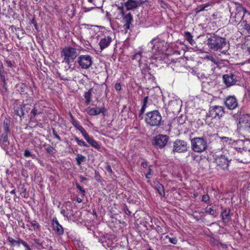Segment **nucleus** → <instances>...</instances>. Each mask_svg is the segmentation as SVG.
I'll return each mask as SVG.
<instances>
[{"mask_svg": "<svg viewBox=\"0 0 250 250\" xmlns=\"http://www.w3.org/2000/svg\"><path fill=\"white\" fill-rule=\"evenodd\" d=\"M26 88H27V86L25 85L22 84L20 87V92L21 94L24 93L25 92Z\"/></svg>", "mask_w": 250, "mask_h": 250, "instance_id": "c03bdc74", "label": "nucleus"}, {"mask_svg": "<svg viewBox=\"0 0 250 250\" xmlns=\"http://www.w3.org/2000/svg\"><path fill=\"white\" fill-rule=\"evenodd\" d=\"M151 166H149L148 168V171L145 174V177L147 179H150L152 177V170L151 169Z\"/></svg>", "mask_w": 250, "mask_h": 250, "instance_id": "e433bc0d", "label": "nucleus"}, {"mask_svg": "<svg viewBox=\"0 0 250 250\" xmlns=\"http://www.w3.org/2000/svg\"><path fill=\"white\" fill-rule=\"evenodd\" d=\"M168 137L167 135H158L154 139V145L159 148H163L167 144Z\"/></svg>", "mask_w": 250, "mask_h": 250, "instance_id": "dca6fc26", "label": "nucleus"}, {"mask_svg": "<svg viewBox=\"0 0 250 250\" xmlns=\"http://www.w3.org/2000/svg\"><path fill=\"white\" fill-rule=\"evenodd\" d=\"M53 150L54 148L52 146L48 147L46 148V150L49 153H52L53 151Z\"/></svg>", "mask_w": 250, "mask_h": 250, "instance_id": "5fc2aeb1", "label": "nucleus"}, {"mask_svg": "<svg viewBox=\"0 0 250 250\" xmlns=\"http://www.w3.org/2000/svg\"><path fill=\"white\" fill-rule=\"evenodd\" d=\"M247 51L249 54H250V46L247 47Z\"/></svg>", "mask_w": 250, "mask_h": 250, "instance_id": "774afa93", "label": "nucleus"}, {"mask_svg": "<svg viewBox=\"0 0 250 250\" xmlns=\"http://www.w3.org/2000/svg\"><path fill=\"white\" fill-rule=\"evenodd\" d=\"M61 55L63 57V62L69 64L74 61L78 56V53L76 48L72 47L64 48L61 53Z\"/></svg>", "mask_w": 250, "mask_h": 250, "instance_id": "6e6552de", "label": "nucleus"}, {"mask_svg": "<svg viewBox=\"0 0 250 250\" xmlns=\"http://www.w3.org/2000/svg\"><path fill=\"white\" fill-rule=\"evenodd\" d=\"M141 167L143 168H146L147 167V164L146 161L145 160H143V161L141 163Z\"/></svg>", "mask_w": 250, "mask_h": 250, "instance_id": "603ef678", "label": "nucleus"}, {"mask_svg": "<svg viewBox=\"0 0 250 250\" xmlns=\"http://www.w3.org/2000/svg\"><path fill=\"white\" fill-rule=\"evenodd\" d=\"M147 99H148V97H146L144 100L143 105H142L141 109L140 110V114H143L146 110V103L147 102Z\"/></svg>", "mask_w": 250, "mask_h": 250, "instance_id": "f704fd0d", "label": "nucleus"}, {"mask_svg": "<svg viewBox=\"0 0 250 250\" xmlns=\"http://www.w3.org/2000/svg\"><path fill=\"white\" fill-rule=\"evenodd\" d=\"M222 140H224L225 141L227 142L229 140L228 137H224L221 138Z\"/></svg>", "mask_w": 250, "mask_h": 250, "instance_id": "052dcab7", "label": "nucleus"}, {"mask_svg": "<svg viewBox=\"0 0 250 250\" xmlns=\"http://www.w3.org/2000/svg\"><path fill=\"white\" fill-rule=\"evenodd\" d=\"M184 37L185 39L191 44L193 45L194 43V41L193 40V36L191 35L190 32L188 31H185L184 32Z\"/></svg>", "mask_w": 250, "mask_h": 250, "instance_id": "c85d7f7f", "label": "nucleus"}, {"mask_svg": "<svg viewBox=\"0 0 250 250\" xmlns=\"http://www.w3.org/2000/svg\"><path fill=\"white\" fill-rule=\"evenodd\" d=\"M76 161L78 166H80L83 162L86 161V157L82 154H78L76 158Z\"/></svg>", "mask_w": 250, "mask_h": 250, "instance_id": "7c9ffc66", "label": "nucleus"}, {"mask_svg": "<svg viewBox=\"0 0 250 250\" xmlns=\"http://www.w3.org/2000/svg\"><path fill=\"white\" fill-rule=\"evenodd\" d=\"M188 143L187 142L177 139L173 143V151L178 153L184 152L187 151Z\"/></svg>", "mask_w": 250, "mask_h": 250, "instance_id": "9d476101", "label": "nucleus"}, {"mask_svg": "<svg viewBox=\"0 0 250 250\" xmlns=\"http://www.w3.org/2000/svg\"><path fill=\"white\" fill-rule=\"evenodd\" d=\"M205 212L212 216H214L216 214V210L211 205H209L205 208Z\"/></svg>", "mask_w": 250, "mask_h": 250, "instance_id": "a878e982", "label": "nucleus"}, {"mask_svg": "<svg viewBox=\"0 0 250 250\" xmlns=\"http://www.w3.org/2000/svg\"><path fill=\"white\" fill-rule=\"evenodd\" d=\"M207 44L211 50L217 51L227 46V42L225 38L213 34L208 38Z\"/></svg>", "mask_w": 250, "mask_h": 250, "instance_id": "f03ea898", "label": "nucleus"}, {"mask_svg": "<svg viewBox=\"0 0 250 250\" xmlns=\"http://www.w3.org/2000/svg\"><path fill=\"white\" fill-rule=\"evenodd\" d=\"M162 117L158 110L147 112L145 115V122L151 126H158L161 124Z\"/></svg>", "mask_w": 250, "mask_h": 250, "instance_id": "7ed1b4c3", "label": "nucleus"}, {"mask_svg": "<svg viewBox=\"0 0 250 250\" xmlns=\"http://www.w3.org/2000/svg\"><path fill=\"white\" fill-rule=\"evenodd\" d=\"M224 108L223 106L219 105L212 106L209 110V116L212 118L218 117L220 118L224 114Z\"/></svg>", "mask_w": 250, "mask_h": 250, "instance_id": "ddd939ff", "label": "nucleus"}, {"mask_svg": "<svg viewBox=\"0 0 250 250\" xmlns=\"http://www.w3.org/2000/svg\"><path fill=\"white\" fill-rule=\"evenodd\" d=\"M156 230L158 233H163V232L162 228L158 226L156 228Z\"/></svg>", "mask_w": 250, "mask_h": 250, "instance_id": "864d4df0", "label": "nucleus"}, {"mask_svg": "<svg viewBox=\"0 0 250 250\" xmlns=\"http://www.w3.org/2000/svg\"><path fill=\"white\" fill-rule=\"evenodd\" d=\"M83 137L84 138L85 140L91 146L93 147L99 149L100 148V146L97 141H96L93 137H90L89 135L87 134L86 131L83 133Z\"/></svg>", "mask_w": 250, "mask_h": 250, "instance_id": "4be33fe9", "label": "nucleus"}, {"mask_svg": "<svg viewBox=\"0 0 250 250\" xmlns=\"http://www.w3.org/2000/svg\"><path fill=\"white\" fill-rule=\"evenodd\" d=\"M7 240L10 243L12 246H17L18 247L20 246L22 241V239L20 238H18L17 240H15L10 236H7Z\"/></svg>", "mask_w": 250, "mask_h": 250, "instance_id": "b1692460", "label": "nucleus"}, {"mask_svg": "<svg viewBox=\"0 0 250 250\" xmlns=\"http://www.w3.org/2000/svg\"><path fill=\"white\" fill-rule=\"evenodd\" d=\"M80 180L81 182H83V181H85L86 180V178L83 176H80Z\"/></svg>", "mask_w": 250, "mask_h": 250, "instance_id": "bf43d9fd", "label": "nucleus"}, {"mask_svg": "<svg viewBox=\"0 0 250 250\" xmlns=\"http://www.w3.org/2000/svg\"><path fill=\"white\" fill-rule=\"evenodd\" d=\"M11 194H15L16 193L15 189H13L10 191Z\"/></svg>", "mask_w": 250, "mask_h": 250, "instance_id": "e2e57ef3", "label": "nucleus"}, {"mask_svg": "<svg viewBox=\"0 0 250 250\" xmlns=\"http://www.w3.org/2000/svg\"><path fill=\"white\" fill-rule=\"evenodd\" d=\"M223 80L227 87L235 85L238 81L237 77L232 73L224 75L223 76Z\"/></svg>", "mask_w": 250, "mask_h": 250, "instance_id": "2eb2a0df", "label": "nucleus"}, {"mask_svg": "<svg viewBox=\"0 0 250 250\" xmlns=\"http://www.w3.org/2000/svg\"><path fill=\"white\" fill-rule=\"evenodd\" d=\"M239 124L241 127L247 129H250V115H243L240 119Z\"/></svg>", "mask_w": 250, "mask_h": 250, "instance_id": "aec40b11", "label": "nucleus"}, {"mask_svg": "<svg viewBox=\"0 0 250 250\" xmlns=\"http://www.w3.org/2000/svg\"><path fill=\"white\" fill-rule=\"evenodd\" d=\"M30 157H31L33 159H37L36 155H35L34 154H33V153L31 154Z\"/></svg>", "mask_w": 250, "mask_h": 250, "instance_id": "680f3d73", "label": "nucleus"}, {"mask_svg": "<svg viewBox=\"0 0 250 250\" xmlns=\"http://www.w3.org/2000/svg\"><path fill=\"white\" fill-rule=\"evenodd\" d=\"M209 6V5L208 3L199 6L197 8L196 13H199L200 12H202V11L206 10V8L208 7Z\"/></svg>", "mask_w": 250, "mask_h": 250, "instance_id": "4c0bfd02", "label": "nucleus"}, {"mask_svg": "<svg viewBox=\"0 0 250 250\" xmlns=\"http://www.w3.org/2000/svg\"><path fill=\"white\" fill-rule=\"evenodd\" d=\"M30 224H31V226L33 227L34 230L38 229L40 227V225L39 224V223L36 220L30 221Z\"/></svg>", "mask_w": 250, "mask_h": 250, "instance_id": "c9c22d12", "label": "nucleus"}, {"mask_svg": "<svg viewBox=\"0 0 250 250\" xmlns=\"http://www.w3.org/2000/svg\"><path fill=\"white\" fill-rule=\"evenodd\" d=\"M206 58L208 61H210L211 62H212L214 64H218V61L216 59H215L212 55L207 56Z\"/></svg>", "mask_w": 250, "mask_h": 250, "instance_id": "58836bf2", "label": "nucleus"}, {"mask_svg": "<svg viewBox=\"0 0 250 250\" xmlns=\"http://www.w3.org/2000/svg\"><path fill=\"white\" fill-rule=\"evenodd\" d=\"M236 10L237 13L236 14L234 17L231 18L232 23L234 25L237 24L239 23V21L238 20L241 21L243 19L244 16L247 12L246 8H244L241 5L237 6L236 8Z\"/></svg>", "mask_w": 250, "mask_h": 250, "instance_id": "4468645a", "label": "nucleus"}, {"mask_svg": "<svg viewBox=\"0 0 250 250\" xmlns=\"http://www.w3.org/2000/svg\"><path fill=\"white\" fill-rule=\"evenodd\" d=\"M9 126L10 121L7 119H5L1 129V131L2 132V133L0 136V144L3 149H7V146L9 144L8 140V134L9 133Z\"/></svg>", "mask_w": 250, "mask_h": 250, "instance_id": "423d86ee", "label": "nucleus"}, {"mask_svg": "<svg viewBox=\"0 0 250 250\" xmlns=\"http://www.w3.org/2000/svg\"><path fill=\"white\" fill-rule=\"evenodd\" d=\"M230 161L231 159L225 155L216 156L214 159V162L216 164V168L218 171L228 170Z\"/></svg>", "mask_w": 250, "mask_h": 250, "instance_id": "0eeeda50", "label": "nucleus"}, {"mask_svg": "<svg viewBox=\"0 0 250 250\" xmlns=\"http://www.w3.org/2000/svg\"><path fill=\"white\" fill-rule=\"evenodd\" d=\"M32 153L28 149H25L24 153V156L25 157H30Z\"/></svg>", "mask_w": 250, "mask_h": 250, "instance_id": "de8ad7c7", "label": "nucleus"}, {"mask_svg": "<svg viewBox=\"0 0 250 250\" xmlns=\"http://www.w3.org/2000/svg\"><path fill=\"white\" fill-rule=\"evenodd\" d=\"M40 113H41V112L38 110V109L37 108V106H35L31 111L32 116L33 117H35L37 114Z\"/></svg>", "mask_w": 250, "mask_h": 250, "instance_id": "ea45409f", "label": "nucleus"}, {"mask_svg": "<svg viewBox=\"0 0 250 250\" xmlns=\"http://www.w3.org/2000/svg\"><path fill=\"white\" fill-rule=\"evenodd\" d=\"M124 5L127 10H131L137 8L140 3L137 0H127L124 2Z\"/></svg>", "mask_w": 250, "mask_h": 250, "instance_id": "412c9836", "label": "nucleus"}, {"mask_svg": "<svg viewBox=\"0 0 250 250\" xmlns=\"http://www.w3.org/2000/svg\"><path fill=\"white\" fill-rule=\"evenodd\" d=\"M147 47L151 49V51L149 49L144 50L140 48L139 51H135L132 56V59L138 62L139 66L142 70L147 68L148 60H150L151 63H154L157 60H161V57L157 55L163 54L167 48V44L164 40L156 38L148 43Z\"/></svg>", "mask_w": 250, "mask_h": 250, "instance_id": "f257e3e1", "label": "nucleus"}, {"mask_svg": "<svg viewBox=\"0 0 250 250\" xmlns=\"http://www.w3.org/2000/svg\"><path fill=\"white\" fill-rule=\"evenodd\" d=\"M77 201L78 203H81L82 202V200L80 198H77Z\"/></svg>", "mask_w": 250, "mask_h": 250, "instance_id": "0e129e2a", "label": "nucleus"}, {"mask_svg": "<svg viewBox=\"0 0 250 250\" xmlns=\"http://www.w3.org/2000/svg\"><path fill=\"white\" fill-rule=\"evenodd\" d=\"M53 135L54 137L57 140H58L59 141H61L60 137L57 134V132L55 131L54 129H53Z\"/></svg>", "mask_w": 250, "mask_h": 250, "instance_id": "49530a36", "label": "nucleus"}, {"mask_svg": "<svg viewBox=\"0 0 250 250\" xmlns=\"http://www.w3.org/2000/svg\"><path fill=\"white\" fill-rule=\"evenodd\" d=\"M118 10L119 13L123 17V22L124 23L123 28L126 30H128L130 27V25L133 22V16L130 13L125 14L124 12V8L123 5L122 6H118Z\"/></svg>", "mask_w": 250, "mask_h": 250, "instance_id": "1a4fd4ad", "label": "nucleus"}, {"mask_svg": "<svg viewBox=\"0 0 250 250\" xmlns=\"http://www.w3.org/2000/svg\"><path fill=\"white\" fill-rule=\"evenodd\" d=\"M92 91V89H90L87 92L84 93V97L85 99V104L87 105H88L91 101Z\"/></svg>", "mask_w": 250, "mask_h": 250, "instance_id": "c756f323", "label": "nucleus"}, {"mask_svg": "<svg viewBox=\"0 0 250 250\" xmlns=\"http://www.w3.org/2000/svg\"><path fill=\"white\" fill-rule=\"evenodd\" d=\"M225 105L229 109L233 110L238 105L237 101L234 96H229L225 101Z\"/></svg>", "mask_w": 250, "mask_h": 250, "instance_id": "a211bd4d", "label": "nucleus"}, {"mask_svg": "<svg viewBox=\"0 0 250 250\" xmlns=\"http://www.w3.org/2000/svg\"><path fill=\"white\" fill-rule=\"evenodd\" d=\"M194 218L195 219H196L197 221H199L200 219L198 216H194Z\"/></svg>", "mask_w": 250, "mask_h": 250, "instance_id": "338daca9", "label": "nucleus"}, {"mask_svg": "<svg viewBox=\"0 0 250 250\" xmlns=\"http://www.w3.org/2000/svg\"><path fill=\"white\" fill-rule=\"evenodd\" d=\"M38 162L41 165L43 166V164L42 162V161L40 159H38Z\"/></svg>", "mask_w": 250, "mask_h": 250, "instance_id": "69168bd1", "label": "nucleus"}, {"mask_svg": "<svg viewBox=\"0 0 250 250\" xmlns=\"http://www.w3.org/2000/svg\"><path fill=\"white\" fill-rule=\"evenodd\" d=\"M71 123L76 128L81 132L82 135L86 132V130L80 125L79 121L77 120H73L71 121Z\"/></svg>", "mask_w": 250, "mask_h": 250, "instance_id": "393cba45", "label": "nucleus"}, {"mask_svg": "<svg viewBox=\"0 0 250 250\" xmlns=\"http://www.w3.org/2000/svg\"><path fill=\"white\" fill-rule=\"evenodd\" d=\"M74 140L76 141L78 145L80 146L88 147L87 144L83 140H80L77 137H74Z\"/></svg>", "mask_w": 250, "mask_h": 250, "instance_id": "72a5a7b5", "label": "nucleus"}, {"mask_svg": "<svg viewBox=\"0 0 250 250\" xmlns=\"http://www.w3.org/2000/svg\"><path fill=\"white\" fill-rule=\"evenodd\" d=\"M85 111L90 116H96L99 115L100 113L104 114V112L106 111V109L104 106L99 108L88 107L85 109Z\"/></svg>", "mask_w": 250, "mask_h": 250, "instance_id": "f3484780", "label": "nucleus"}, {"mask_svg": "<svg viewBox=\"0 0 250 250\" xmlns=\"http://www.w3.org/2000/svg\"><path fill=\"white\" fill-rule=\"evenodd\" d=\"M242 24H244V28L247 31H250V25L248 24L246 21H243Z\"/></svg>", "mask_w": 250, "mask_h": 250, "instance_id": "37998d69", "label": "nucleus"}, {"mask_svg": "<svg viewBox=\"0 0 250 250\" xmlns=\"http://www.w3.org/2000/svg\"><path fill=\"white\" fill-rule=\"evenodd\" d=\"M61 213L64 217H68V213L64 209H62L61 210Z\"/></svg>", "mask_w": 250, "mask_h": 250, "instance_id": "8fccbe9b", "label": "nucleus"}, {"mask_svg": "<svg viewBox=\"0 0 250 250\" xmlns=\"http://www.w3.org/2000/svg\"><path fill=\"white\" fill-rule=\"evenodd\" d=\"M191 147L195 152H203L207 149V141L202 137L193 138L191 140Z\"/></svg>", "mask_w": 250, "mask_h": 250, "instance_id": "39448f33", "label": "nucleus"}, {"mask_svg": "<svg viewBox=\"0 0 250 250\" xmlns=\"http://www.w3.org/2000/svg\"><path fill=\"white\" fill-rule=\"evenodd\" d=\"M21 244H22L25 248L27 249V248H28L29 247V246L28 245V244L25 242L24 241L22 240Z\"/></svg>", "mask_w": 250, "mask_h": 250, "instance_id": "6e6d98bb", "label": "nucleus"}, {"mask_svg": "<svg viewBox=\"0 0 250 250\" xmlns=\"http://www.w3.org/2000/svg\"><path fill=\"white\" fill-rule=\"evenodd\" d=\"M169 241L171 244H176L177 243L178 240L176 237H170L169 238Z\"/></svg>", "mask_w": 250, "mask_h": 250, "instance_id": "a18cd8bd", "label": "nucleus"}, {"mask_svg": "<svg viewBox=\"0 0 250 250\" xmlns=\"http://www.w3.org/2000/svg\"><path fill=\"white\" fill-rule=\"evenodd\" d=\"M114 35L112 31H105L97 36L99 40V45L101 50L107 48L113 40Z\"/></svg>", "mask_w": 250, "mask_h": 250, "instance_id": "20e7f679", "label": "nucleus"}, {"mask_svg": "<svg viewBox=\"0 0 250 250\" xmlns=\"http://www.w3.org/2000/svg\"><path fill=\"white\" fill-rule=\"evenodd\" d=\"M156 188L159 194L161 195V196H164L165 190L164 186L160 183L158 182L156 184Z\"/></svg>", "mask_w": 250, "mask_h": 250, "instance_id": "2f4dec72", "label": "nucleus"}, {"mask_svg": "<svg viewBox=\"0 0 250 250\" xmlns=\"http://www.w3.org/2000/svg\"><path fill=\"white\" fill-rule=\"evenodd\" d=\"M171 67L173 70L180 72L182 70L183 66L180 62H175L171 64Z\"/></svg>", "mask_w": 250, "mask_h": 250, "instance_id": "bb28decb", "label": "nucleus"}, {"mask_svg": "<svg viewBox=\"0 0 250 250\" xmlns=\"http://www.w3.org/2000/svg\"><path fill=\"white\" fill-rule=\"evenodd\" d=\"M105 168V170L108 173H109L110 174H112L113 173V171L112 170V168H111V167L109 165H107V166H106Z\"/></svg>", "mask_w": 250, "mask_h": 250, "instance_id": "09e8293b", "label": "nucleus"}, {"mask_svg": "<svg viewBox=\"0 0 250 250\" xmlns=\"http://www.w3.org/2000/svg\"><path fill=\"white\" fill-rule=\"evenodd\" d=\"M221 216L224 222H228L230 220L229 211L227 209H225L222 212Z\"/></svg>", "mask_w": 250, "mask_h": 250, "instance_id": "cd10ccee", "label": "nucleus"}, {"mask_svg": "<svg viewBox=\"0 0 250 250\" xmlns=\"http://www.w3.org/2000/svg\"><path fill=\"white\" fill-rule=\"evenodd\" d=\"M15 112L16 114L20 117H21L24 115L23 110L21 105H20L15 108Z\"/></svg>", "mask_w": 250, "mask_h": 250, "instance_id": "473e14b6", "label": "nucleus"}, {"mask_svg": "<svg viewBox=\"0 0 250 250\" xmlns=\"http://www.w3.org/2000/svg\"><path fill=\"white\" fill-rule=\"evenodd\" d=\"M4 70V67L2 62L0 61V70Z\"/></svg>", "mask_w": 250, "mask_h": 250, "instance_id": "13d9d810", "label": "nucleus"}, {"mask_svg": "<svg viewBox=\"0 0 250 250\" xmlns=\"http://www.w3.org/2000/svg\"><path fill=\"white\" fill-rule=\"evenodd\" d=\"M209 199L210 197L209 195L208 194H206L202 196L201 201L207 203L209 201Z\"/></svg>", "mask_w": 250, "mask_h": 250, "instance_id": "a19ab883", "label": "nucleus"}, {"mask_svg": "<svg viewBox=\"0 0 250 250\" xmlns=\"http://www.w3.org/2000/svg\"><path fill=\"white\" fill-rule=\"evenodd\" d=\"M6 63L7 64V66L8 67H12L13 65H12V63L11 61L7 60L6 61Z\"/></svg>", "mask_w": 250, "mask_h": 250, "instance_id": "4d7b16f0", "label": "nucleus"}, {"mask_svg": "<svg viewBox=\"0 0 250 250\" xmlns=\"http://www.w3.org/2000/svg\"><path fill=\"white\" fill-rule=\"evenodd\" d=\"M6 74V72L4 71V70H0V81L2 82L3 90L1 91L2 93L6 92L7 91L6 82L5 80Z\"/></svg>", "mask_w": 250, "mask_h": 250, "instance_id": "5701e85b", "label": "nucleus"}, {"mask_svg": "<svg viewBox=\"0 0 250 250\" xmlns=\"http://www.w3.org/2000/svg\"><path fill=\"white\" fill-rule=\"evenodd\" d=\"M182 105V101L178 98H174L168 104V108L173 113L179 112Z\"/></svg>", "mask_w": 250, "mask_h": 250, "instance_id": "f8f14e48", "label": "nucleus"}, {"mask_svg": "<svg viewBox=\"0 0 250 250\" xmlns=\"http://www.w3.org/2000/svg\"><path fill=\"white\" fill-rule=\"evenodd\" d=\"M52 227L55 232L59 235H62L64 233V229L62 226L59 223L56 217L52 219Z\"/></svg>", "mask_w": 250, "mask_h": 250, "instance_id": "6ab92c4d", "label": "nucleus"}, {"mask_svg": "<svg viewBox=\"0 0 250 250\" xmlns=\"http://www.w3.org/2000/svg\"><path fill=\"white\" fill-rule=\"evenodd\" d=\"M76 186L77 188H78L81 192L82 196H84L85 195V190L81 186H80L78 184H76Z\"/></svg>", "mask_w": 250, "mask_h": 250, "instance_id": "79ce46f5", "label": "nucleus"}, {"mask_svg": "<svg viewBox=\"0 0 250 250\" xmlns=\"http://www.w3.org/2000/svg\"><path fill=\"white\" fill-rule=\"evenodd\" d=\"M115 88L116 90H121L122 88L121 84L120 83H116L115 85Z\"/></svg>", "mask_w": 250, "mask_h": 250, "instance_id": "3c124183", "label": "nucleus"}, {"mask_svg": "<svg viewBox=\"0 0 250 250\" xmlns=\"http://www.w3.org/2000/svg\"><path fill=\"white\" fill-rule=\"evenodd\" d=\"M78 62L82 69H88L92 65V57L88 55H81L78 59Z\"/></svg>", "mask_w": 250, "mask_h": 250, "instance_id": "9b49d317", "label": "nucleus"}]
</instances>
